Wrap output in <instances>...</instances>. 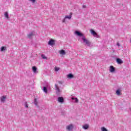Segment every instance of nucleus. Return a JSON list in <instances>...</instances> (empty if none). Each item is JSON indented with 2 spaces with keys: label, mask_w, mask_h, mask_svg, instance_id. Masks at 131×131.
I'll use <instances>...</instances> for the list:
<instances>
[{
  "label": "nucleus",
  "mask_w": 131,
  "mask_h": 131,
  "mask_svg": "<svg viewBox=\"0 0 131 131\" xmlns=\"http://www.w3.org/2000/svg\"><path fill=\"white\" fill-rule=\"evenodd\" d=\"M101 130L102 131H108V130H107L106 128H105V127H101Z\"/></svg>",
  "instance_id": "b1692460"
},
{
  "label": "nucleus",
  "mask_w": 131,
  "mask_h": 131,
  "mask_svg": "<svg viewBox=\"0 0 131 131\" xmlns=\"http://www.w3.org/2000/svg\"><path fill=\"white\" fill-rule=\"evenodd\" d=\"M43 91L45 92V93H46V94H47L48 93V88H47L46 86H44L43 88Z\"/></svg>",
  "instance_id": "aec40b11"
},
{
  "label": "nucleus",
  "mask_w": 131,
  "mask_h": 131,
  "mask_svg": "<svg viewBox=\"0 0 131 131\" xmlns=\"http://www.w3.org/2000/svg\"><path fill=\"white\" fill-rule=\"evenodd\" d=\"M73 77H74V76L73 75V74H69L68 75H67V78H73Z\"/></svg>",
  "instance_id": "f3484780"
},
{
  "label": "nucleus",
  "mask_w": 131,
  "mask_h": 131,
  "mask_svg": "<svg viewBox=\"0 0 131 131\" xmlns=\"http://www.w3.org/2000/svg\"><path fill=\"white\" fill-rule=\"evenodd\" d=\"M67 129L69 131H71L72 129H73V125L70 124L68 126H67Z\"/></svg>",
  "instance_id": "0eeeda50"
},
{
  "label": "nucleus",
  "mask_w": 131,
  "mask_h": 131,
  "mask_svg": "<svg viewBox=\"0 0 131 131\" xmlns=\"http://www.w3.org/2000/svg\"><path fill=\"white\" fill-rule=\"evenodd\" d=\"M72 100H75V103H78V99L77 98L72 97Z\"/></svg>",
  "instance_id": "412c9836"
},
{
  "label": "nucleus",
  "mask_w": 131,
  "mask_h": 131,
  "mask_svg": "<svg viewBox=\"0 0 131 131\" xmlns=\"http://www.w3.org/2000/svg\"><path fill=\"white\" fill-rule=\"evenodd\" d=\"M116 94L117 96H120L121 95V92H120V89H118L116 91Z\"/></svg>",
  "instance_id": "dca6fc26"
},
{
  "label": "nucleus",
  "mask_w": 131,
  "mask_h": 131,
  "mask_svg": "<svg viewBox=\"0 0 131 131\" xmlns=\"http://www.w3.org/2000/svg\"><path fill=\"white\" fill-rule=\"evenodd\" d=\"M34 104L35 105V106H37V100L36 98H35L34 100Z\"/></svg>",
  "instance_id": "4be33fe9"
},
{
  "label": "nucleus",
  "mask_w": 131,
  "mask_h": 131,
  "mask_svg": "<svg viewBox=\"0 0 131 131\" xmlns=\"http://www.w3.org/2000/svg\"><path fill=\"white\" fill-rule=\"evenodd\" d=\"M117 46H118V47H120V44H119V43H117Z\"/></svg>",
  "instance_id": "c756f323"
},
{
  "label": "nucleus",
  "mask_w": 131,
  "mask_h": 131,
  "mask_svg": "<svg viewBox=\"0 0 131 131\" xmlns=\"http://www.w3.org/2000/svg\"><path fill=\"white\" fill-rule=\"evenodd\" d=\"M75 33L78 36H80V37L83 36V34L81 33L80 32L78 31H75Z\"/></svg>",
  "instance_id": "423d86ee"
},
{
  "label": "nucleus",
  "mask_w": 131,
  "mask_h": 131,
  "mask_svg": "<svg viewBox=\"0 0 131 131\" xmlns=\"http://www.w3.org/2000/svg\"><path fill=\"white\" fill-rule=\"evenodd\" d=\"M32 71L34 73H37V68L36 67H33L32 68Z\"/></svg>",
  "instance_id": "ddd939ff"
},
{
  "label": "nucleus",
  "mask_w": 131,
  "mask_h": 131,
  "mask_svg": "<svg viewBox=\"0 0 131 131\" xmlns=\"http://www.w3.org/2000/svg\"><path fill=\"white\" fill-rule=\"evenodd\" d=\"M55 71H59V70H60V69L59 68H55Z\"/></svg>",
  "instance_id": "bb28decb"
},
{
  "label": "nucleus",
  "mask_w": 131,
  "mask_h": 131,
  "mask_svg": "<svg viewBox=\"0 0 131 131\" xmlns=\"http://www.w3.org/2000/svg\"><path fill=\"white\" fill-rule=\"evenodd\" d=\"M4 16L6 19H10V16H9V13L8 12H5Z\"/></svg>",
  "instance_id": "2eb2a0df"
},
{
  "label": "nucleus",
  "mask_w": 131,
  "mask_h": 131,
  "mask_svg": "<svg viewBox=\"0 0 131 131\" xmlns=\"http://www.w3.org/2000/svg\"><path fill=\"white\" fill-rule=\"evenodd\" d=\"M55 90H56V94L60 95V94L61 93V90H60L59 86H58V84H55Z\"/></svg>",
  "instance_id": "f03ea898"
},
{
  "label": "nucleus",
  "mask_w": 131,
  "mask_h": 131,
  "mask_svg": "<svg viewBox=\"0 0 131 131\" xmlns=\"http://www.w3.org/2000/svg\"><path fill=\"white\" fill-rule=\"evenodd\" d=\"M34 36V32L33 31V32H31L29 33V34L28 35V37L29 38H32V37Z\"/></svg>",
  "instance_id": "6e6552de"
},
{
  "label": "nucleus",
  "mask_w": 131,
  "mask_h": 131,
  "mask_svg": "<svg viewBox=\"0 0 131 131\" xmlns=\"http://www.w3.org/2000/svg\"><path fill=\"white\" fill-rule=\"evenodd\" d=\"M41 57L42 59H46V60H47V59H48V57H46V56H45L44 54H42L41 55Z\"/></svg>",
  "instance_id": "5701e85b"
},
{
  "label": "nucleus",
  "mask_w": 131,
  "mask_h": 131,
  "mask_svg": "<svg viewBox=\"0 0 131 131\" xmlns=\"http://www.w3.org/2000/svg\"><path fill=\"white\" fill-rule=\"evenodd\" d=\"M59 54L62 55V56H64V55H66V52L64 50H60L59 51Z\"/></svg>",
  "instance_id": "f8f14e48"
},
{
  "label": "nucleus",
  "mask_w": 131,
  "mask_h": 131,
  "mask_svg": "<svg viewBox=\"0 0 131 131\" xmlns=\"http://www.w3.org/2000/svg\"><path fill=\"white\" fill-rule=\"evenodd\" d=\"M82 40H83V42H84L88 47H91V42L89 40L86 39L85 37H82Z\"/></svg>",
  "instance_id": "f257e3e1"
},
{
  "label": "nucleus",
  "mask_w": 131,
  "mask_h": 131,
  "mask_svg": "<svg viewBox=\"0 0 131 131\" xmlns=\"http://www.w3.org/2000/svg\"><path fill=\"white\" fill-rule=\"evenodd\" d=\"M90 32L91 34H93V36H95V37H98V34L94 30H90Z\"/></svg>",
  "instance_id": "20e7f679"
},
{
  "label": "nucleus",
  "mask_w": 131,
  "mask_h": 131,
  "mask_svg": "<svg viewBox=\"0 0 131 131\" xmlns=\"http://www.w3.org/2000/svg\"><path fill=\"white\" fill-rule=\"evenodd\" d=\"M116 61L118 64H122L123 63V61L120 58H117Z\"/></svg>",
  "instance_id": "4468645a"
},
{
  "label": "nucleus",
  "mask_w": 131,
  "mask_h": 131,
  "mask_svg": "<svg viewBox=\"0 0 131 131\" xmlns=\"http://www.w3.org/2000/svg\"><path fill=\"white\" fill-rule=\"evenodd\" d=\"M57 101L59 103H64V98L62 97H59L58 98Z\"/></svg>",
  "instance_id": "1a4fd4ad"
},
{
  "label": "nucleus",
  "mask_w": 131,
  "mask_h": 131,
  "mask_svg": "<svg viewBox=\"0 0 131 131\" xmlns=\"http://www.w3.org/2000/svg\"><path fill=\"white\" fill-rule=\"evenodd\" d=\"M83 128H84V129H88V128H89V125L88 124H85L83 126Z\"/></svg>",
  "instance_id": "6ab92c4d"
},
{
  "label": "nucleus",
  "mask_w": 131,
  "mask_h": 131,
  "mask_svg": "<svg viewBox=\"0 0 131 131\" xmlns=\"http://www.w3.org/2000/svg\"><path fill=\"white\" fill-rule=\"evenodd\" d=\"M71 17H72L71 14L70 15H66L64 18V19L62 20V23H65V22H66V19H68L69 20H70L71 19Z\"/></svg>",
  "instance_id": "7ed1b4c3"
},
{
  "label": "nucleus",
  "mask_w": 131,
  "mask_h": 131,
  "mask_svg": "<svg viewBox=\"0 0 131 131\" xmlns=\"http://www.w3.org/2000/svg\"><path fill=\"white\" fill-rule=\"evenodd\" d=\"M25 107L26 108H28V104H27V102H25Z\"/></svg>",
  "instance_id": "393cba45"
},
{
  "label": "nucleus",
  "mask_w": 131,
  "mask_h": 131,
  "mask_svg": "<svg viewBox=\"0 0 131 131\" xmlns=\"http://www.w3.org/2000/svg\"><path fill=\"white\" fill-rule=\"evenodd\" d=\"M58 83H59L60 84H62L63 82L62 81H58Z\"/></svg>",
  "instance_id": "cd10ccee"
},
{
  "label": "nucleus",
  "mask_w": 131,
  "mask_h": 131,
  "mask_svg": "<svg viewBox=\"0 0 131 131\" xmlns=\"http://www.w3.org/2000/svg\"><path fill=\"white\" fill-rule=\"evenodd\" d=\"M7 50V47H2L1 48V52H4V51H6Z\"/></svg>",
  "instance_id": "a211bd4d"
},
{
  "label": "nucleus",
  "mask_w": 131,
  "mask_h": 131,
  "mask_svg": "<svg viewBox=\"0 0 131 131\" xmlns=\"http://www.w3.org/2000/svg\"><path fill=\"white\" fill-rule=\"evenodd\" d=\"M48 45H49V46H54V45H55V40L53 39H51L48 42Z\"/></svg>",
  "instance_id": "9d476101"
},
{
  "label": "nucleus",
  "mask_w": 131,
  "mask_h": 131,
  "mask_svg": "<svg viewBox=\"0 0 131 131\" xmlns=\"http://www.w3.org/2000/svg\"><path fill=\"white\" fill-rule=\"evenodd\" d=\"M29 2H31L32 3H33V4H34L35 3V1L36 0H29Z\"/></svg>",
  "instance_id": "a878e982"
},
{
  "label": "nucleus",
  "mask_w": 131,
  "mask_h": 131,
  "mask_svg": "<svg viewBox=\"0 0 131 131\" xmlns=\"http://www.w3.org/2000/svg\"><path fill=\"white\" fill-rule=\"evenodd\" d=\"M110 72L113 73V72H115V68H114V67L111 66L110 68Z\"/></svg>",
  "instance_id": "9b49d317"
},
{
  "label": "nucleus",
  "mask_w": 131,
  "mask_h": 131,
  "mask_svg": "<svg viewBox=\"0 0 131 131\" xmlns=\"http://www.w3.org/2000/svg\"><path fill=\"white\" fill-rule=\"evenodd\" d=\"M82 8H83V9H85V8H86V6L85 5H83V6H82Z\"/></svg>",
  "instance_id": "c85d7f7f"
},
{
  "label": "nucleus",
  "mask_w": 131,
  "mask_h": 131,
  "mask_svg": "<svg viewBox=\"0 0 131 131\" xmlns=\"http://www.w3.org/2000/svg\"><path fill=\"white\" fill-rule=\"evenodd\" d=\"M6 99H7V97H6V96H3L0 98L1 102L2 103H5Z\"/></svg>",
  "instance_id": "39448f33"
}]
</instances>
